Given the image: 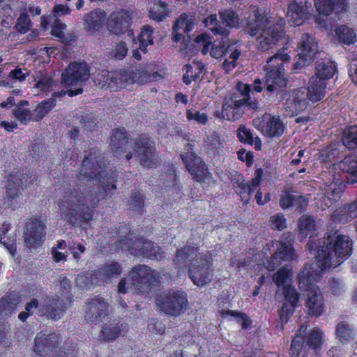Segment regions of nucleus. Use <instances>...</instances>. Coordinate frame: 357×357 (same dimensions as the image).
Returning a JSON list of instances; mask_svg holds the SVG:
<instances>
[{
    "label": "nucleus",
    "mask_w": 357,
    "mask_h": 357,
    "mask_svg": "<svg viewBox=\"0 0 357 357\" xmlns=\"http://www.w3.org/2000/svg\"><path fill=\"white\" fill-rule=\"evenodd\" d=\"M82 185L66 189L58 201L61 219L69 225L85 228L94 215L93 204H89Z\"/></svg>",
    "instance_id": "nucleus-1"
},
{
    "label": "nucleus",
    "mask_w": 357,
    "mask_h": 357,
    "mask_svg": "<svg viewBox=\"0 0 357 357\" xmlns=\"http://www.w3.org/2000/svg\"><path fill=\"white\" fill-rule=\"evenodd\" d=\"M107 160L97 147L91 148L85 154L77 175L79 182L98 181L102 199L111 197L116 190L117 175L106 172Z\"/></svg>",
    "instance_id": "nucleus-2"
},
{
    "label": "nucleus",
    "mask_w": 357,
    "mask_h": 357,
    "mask_svg": "<svg viewBox=\"0 0 357 357\" xmlns=\"http://www.w3.org/2000/svg\"><path fill=\"white\" fill-rule=\"evenodd\" d=\"M310 252L315 253L316 260L321 269L330 268L333 256L339 263L346 261L353 253V241L345 234L335 231L327 236L319 239L317 245L309 240L306 245Z\"/></svg>",
    "instance_id": "nucleus-3"
},
{
    "label": "nucleus",
    "mask_w": 357,
    "mask_h": 357,
    "mask_svg": "<svg viewBox=\"0 0 357 357\" xmlns=\"http://www.w3.org/2000/svg\"><path fill=\"white\" fill-rule=\"evenodd\" d=\"M245 30L251 36L260 32L257 38V45L259 50L262 52L272 49L284 34L283 27L279 24L270 25L268 17L264 13H261L259 8L255 9L252 15L247 18Z\"/></svg>",
    "instance_id": "nucleus-4"
},
{
    "label": "nucleus",
    "mask_w": 357,
    "mask_h": 357,
    "mask_svg": "<svg viewBox=\"0 0 357 357\" xmlns=\"http://www.w3.org/2000/svg\"><path fill=\"white\" fill-rule=\"evenodd\" d=\"M62 336L57 332H38L34 339L33 351L40 357H77V345L65 342L61 347Z\"/></svg>",
    "instance_id": "nucleus-5"
},
{
    "label": "nucleus",
    "mask_w": 357,
    "mask_h": 357,
    "mask_svg": "<svg viewBox=\"0 0 357 357\" xmlns=\"http://www.w3.org/2000/svg\"><path fill=\"white\" fill-rule=\"evenodd\" d=\"M290 59V56L287 53L278 52L267 60L264 66L266 91L278 93L286 86L287 79L284 76V63Z\"/></svg>",
    "instance_id": "nucleus-6"
},
{
    "label": "nucleus",
    "mask_w": 357,
    "mask_h": 357,
    "mask_svg": "<svg viewBox=\"0 0 357 357\" xmlns=\"http://www.w3.org/2000/svg\"><path fill=\"white\" fill-rule=\"evenodd\" d=\"M128 275L137 294H149L160 283V273L146 264L135 265Z\"/></svg>",
    "instance_id": "nucleus-7"
},
{
    "label": "nucleus",
    "mask_w": 357,
    "mask_h": 357,
    "mask_svg": "<svg viewBox=\"0 0 357 357\" xmlns=\"http://www.w3.org/2000/svg\"><path fill=\"white\" fill-rule=\"evenodd\" d=\"M133 151L143 167L151 169L158 165L155 142L149 133H141L133 139Z\"/></svg>",
    "instance_id": "nucleus-8"
},
{
    "label": "nucleus",
    "mask_w": 357,
    "mask_h": 357,
    "mask_svg": "<svg viewBox=\"0 0 357 357\" xmlns=\"http://www.w3.org/2000/svg\"><path fill=\"white\" fill-rule=\"evenodd\" d=\"M211 43L209 52L210 55L215 59H222L228 56L222 64V68L227 73L237 66V61L241 52L234 43H229V36H220Z\"/></svg>",
    "instance_id": "nucleus-9"
},
{
    "label": "nucleus",
    "mask_w": 357,
    "mask_h": 357,
    "mask_svg": "<svg viewBox=\"0 0 357 357\" xmlns=\"http://www.w3.org/2000/svg\"><path fill=\"white\" fill-rule=\"evenodd\" d=\"M214 271L212 254L208 251L200 257L197 263L189 266L188 276L194 284L203 287L212 281Z\"/></svg>",
    "instance_id": "nucleus-10"
},
{
    "label": "nucleus",
    "mask_w": 357,
    "mask_h": 357,
    "mask_svg": "<svg viewBox=\"0 0 357 357\" xmlns=\"http://www.w3.org/2000/svg\"><path fill=\"white\" fill-rule=\"evenodd\" d=\"M161 311L172 316L183 313L188 305V296L182 289H171L156 299Z\"/></svg>",
    "instance_id": "nucleus-11"
},
{
    "label": "nucleus",
    "mask_w": 357,
    "mask_h": 357,
    "mask_svg": "<svg viewBox=\"0 0 357 357\" xmlns=\"http://www.w3.org/2000/svg\"><path fill=\"white\" fill-rule=\"evenodd\" d=\"M294 236L288 231L282 234L281 240L277 245V249L274 255L267 258L264 262L265 267L269 271H273L280 264L278 258L282 261H291L296 257V251L294 248Z\"/></svg>",
    "instance_id": "nucleus-12"
},
{
    "label": "nucleus",
    "mask_w": 357,
    "mask_h": 357,
    "mask_svg": "<svg viewBox=\"0 0 357 357\" xmlns=\"http://www.w3.org/2000/svg\"><path fill=\"white\" fill-rule=\"evenodd\" d=\"M193 149L194 144L187 143L185 146V152L181 154V158L192 179L196 182L202 183L208 177L209 172L205 162L193 151Z\"/></svg>",
    "instance_id": "nucleus-13"
},
{
    "label": "nucleus",
    "mask_w": 357,
    "mask_h": 357,
    "mask_svg": "<svg viewBox=\"0 0 357 357\" xmlns=\"http://www.w3.org/2000/svg\"><path fill=\"white\" fill-rule=\"evenodd\" d=\"M135 257L161 261L166 256L162 248L143 236H135V240L126 250Z\"/></svg>",
    "instance_id": "nucleus-14"
},
{
    "label": "nucleus",
    "mask_w": 357,
    "mask_h": 357,
    "mask_svg": "<svg viewBox=\"0 0 357 357\" xmlns=\"http://www.w3.org/2000/svg\"><path fill=\"white\" fill-rule=\"evenodd\" d=\"M47 226L40 216L27 219L25 224L24 241L29 248L41 246L46 238Z\"/></svg>",
    "instance_id": "nucleus-15"
},
{
    "label": "nucleus",
    "mask_w": 357,
    "mask_h": 357,
    "mask_svg": "<svg viewBox=\"0 0 357 357\" xmlns=\"http://www.w3.org/2000/svg\"><path fill=\"white\" fill-rule=\"evenodd\" d=\"M317 15L315 22L321 26H325L326 22L320 20L321 17H328L332 14L339 15L347 11L349 0H313Z\"/></svg>",
    "instance_id": "nucleus-16"
},
{
    "label": "nucleus",
    "mask_w": 357,
    "mask_h": 357,
    "mask_svg": "<svg viewBox=\"0 0 357 357\" xmlns=\"http://www.w3.org/2000/svg\"><path fill=\"white\" fill-rule=\"evenodd\" d=\"M199 250V243H195L191 237L189 238L186 243L176 251L173 259L175 267L178 269H188L189 266L195 264V261L197 262Z\"/></svg>",
    "instance_id": "nucleus-17"
},
{
    "label": "nucleus",
    "mask_w": 357,
    "mask_h": 357,
    "mask_svg": "<svg viewBox=\"0 0 357 357\" xmlns=\"http://www.w3.org/2000/svg\"><path fill=\"white\" fill-rule=\"evenodd\" d=\"M109 314V304L100 295L87 299L85 306V319L90 324H98Z\"/></svg>",
    "instance_id": "nucleus-18"
},
{
    "label": "nucleus",
    "mask_w": 357,
    "mask_h": 357,
    "mask_svg": "<svg viewBox=\"0 0 357 357\" xmlns=\"http://www.w3.org/2000/svg\"><path fill=\"white\" fill-rule=\"evenodd\" d=\"M263 174L264 169L257 168L255 172V177L251 179L250 183H246L243 176L231 181L236 193L240 196L241 201L245 204L249 203L256 188L259 186Z\"/></svg>",
    "instance_id": "nucleus-19"
},
{
    "label": "nucleus",
    "mask_w": 357,
    "mask_h": 357,
    "mask_svg": "<svg viewBox=\"0 0 357 357\" xmlns=\"http://www.w3.org/2000/svg\"><path fill=\"white\" fill-rule=\"evenodd\" d=\"M285 96L284 109L291 116H296L307 108L308 99L305 88L289 91Z\"/></svg>",
    "instance_id": "nucleus-20"
},
{
    "label": "nucleus",
    "mask_w": 357,
    "mask_h": 357,
    "mask_svg": "<svg viewBox=\"0 0 357 357\" xmlns=\"http://www.w3.org/2000/svg\"><path fill=\"white\" fill-rule=\"evenodd\" d=\"M244 107L256 109L258 102H249L248 99H238V96L231 98L230 102L222 104V115L228 121H236L242 117Z\"/></svg>",
    "instance_id": "nucleus-21"
},
{
    "label": "nucleus",
    "mask_w": 357,
    "mask_h": 357,
    "mask_svg": "<svg viewBox=\"0 0 357 357\" xmlns=\"http://www.w3.org/2000/svg\"><path fill=\"white\" fill-rule=\"evenodd\" d=\"M132 18V13L128 10L119 9L113 11L107 20V28L111 33L121 35L130 28Z\"/></svg>",
    "instance_id": "nucleus-22"
},
{
    "label": "nucleus",
    "mask_w": 357,
    "mask_h": 357,
    "mask_svg": "<svg viewBox=\"0 0 357 357\" xmlns=\"http://www.w3.org/2000/svg\"><path fill=\"white\" fill-rule=\"evenodd\" d=\"M89 73V67L86 63H70L62 73L61 82L64 85L70 86L87 80Z\"/></svg>",
    "instance_id": "nucleus-23"
},
{
    "label": "nucleus",
    "mask_w": 357,
    "mask_h": 357,
    "mask_svg": "<svg viewBox=\"0 0 357 357\" xmlns=\"http://www.w3.org/2000/svg\"><path fill=\"white\" fill-rule=\"evenodd\" d=\"M311 3L307 1L297 2L292 0L289 3L287 17L291 26H298L310 19Z\"/></svg>",
    "instance_id": "nucleus-24"
},
{
    "label": "nucleus",
    "mask_w": 357,
    "mask_h": 357,
    "mask_svg": "<svg viewBox=\"0 0 357 357\" xmlns=\"http://www.w3.org/2000/svg\"><path fill=\"white\" fill-rule=\"evenodd\" d=\"M298 61H296L294 64V68L295 70L301 69L302 65L300 61L303 62V66L307 61L313 60L314 56L317 51V42L315 38L308 33H305L302 35L301 40L298 44Z\"/></svg>",
    "instance_id": "nucleus-25"
},
{
    "label": "nucleus",
    "mask_w": 357,
    "mask_h": 357,
    "mask_svg": "<svg viewBox=\"0 0 357 357\" xmlns=\"http://www.w3.org/2000/svg\"><path fill=\"white\" fill-rule=\"evenodd\" d=\"M22 181L17 173L8 175L6 185L5 205L15 211L18 207V199L22 189Z\"/></svg>",
    "instance_id": "nucleus-26"
},
{
    "label": "nucleus",
    "mask_w": 357,
    "mask_h": 357,
    "mask_svg": "<svg viewBox=\"0 0 357 357\" xmlns=\"http://www.w3.org/2000/svg\"><path fill=\"white\" fill-rule=\"evenodd\" d=\"M129 141L130 134L124 127L112 129L109 148L116 157L121 156L126 153Z\"/></svg>",
    "instance_id": "nucleus-27"
},
{
    "label": "nucleus",
    "mask_w": 357,
    "mask_h": 357,
    "mask_svg": "<svg viewBox=\"0 0 357 357\" xmlns=\"http://www.w3.org/2000/svg\"><path fill=\"white\" fill-rule=\"evenodd\" d=\"M66 308V303L59 297L50 296L43 305H40L38 316L47 319L58 320Z\"/></svg>",
    "instance_id": "nucleus-28"
},
{
    "label": "nucleus",
    "mask_w": 357,
    "mask_h": 357,
    "mask_svg": "<svg viewBox=\"0 0 357 357\" xmlns=\"http://www.w3.org/2000/svg\"><path fill=\"white\" fill-rule=\"evenodd\" d=\"M309 198L303 195H294L289 190H285L280 197L279 204L282 209L294 208L299 213H303L308 206Z\"/></svg>",
    "instance_id": "nucleus-29"
},
{
    "label": "nucleus",
    "mask_w": 357,
    "mask_h": 357,
    "mask_svg": "<svg viewBox=\"0 0 357 357\" xmlns=\"http://www.w3.org/2000/svg\"><path fill=\"white\" fill-rule=\"evenodd\" d=\"M109 233L111 237L119 236V239L114 242V245L118 250L126 251L135 240L131 238L133 234L132 227L129 223H123L117 227H111Z\"/></svg>",
    "instance_id": "nucleus-30"
},
{
    "label": "nucleus",
    "mask_w": 357,
    "mask_h": 357,
    "mask_svg": "<svg viewBox=\"0 0 357 357\" xmlns=\"http://www.w3.org/2000/svg\"><path fill=\"white\" fill-rule=\"evenodd\" d=\"M106 18V13L96 8L86 13L84 17V27L89 35H95L102 29Z\"/></svg>",
    "instance_id": "nucleus-31"
},
{
    "label": "nucleus",
    "mask_w": 357,
    "mask_h": 357,
    "mask_svg": "<svg viewBox=\"0 0 357 357\" xmlns=\"http://www.w3.org/2000/svg\"><path fill=\"white\" fill-rule=\"evenodd\" d=\"M307 309V314L310 317H320L325 311L324 296L312 290L307 294V298L305 303Z\"/></svg>",
    "instance_id": "nucleus-32"
},
{
    "label": "nucleus",
    "mask_w": 357,
    "mask_h": 357,
    "mask_svg": "<svg viewBox=\"0 0 357 357\" xmlns=\"http://www.w3.org/2000/svg\"><path fill=\"white\" fill-rule=\"evenodd\" d=\"M303 336L307 349H304L302 357H309L311 350L314 351V354H316L321 349L324 342V334L321 331L318 329H312Z\"/></svg>",
    "instance_id": "nucleus-33"
},
{
    "label": "nucleus",
    "mask_w": 357,
    "mask_h": 357,
    "mask_svg": "<svg viewBox=\"0 0 357 357\" xmlns=\"http://www.w3.org/2000/svg\"><path fill=\"white\" fill-rule=\"evenodd\" d=\"M337 72V66L332 60L325 58L315 63V75L312 77L325 82L333 77Z\"/></svg>",
    "instance_id": "nucleus-34"
},
{
    "label": "nucleus",
    "mask_w": 357,
    "mask_h": 357,
    "mask_svg": "<svg viewBox=\"0 0 357 357\" xmlns=\"http://www.w3.org/2000/svg\"><path fill=\"white\" fill-rule=\"evenodd\" d=\"M128 331V326L120 321L114 324L104 325L100 333V337L106 342H113L119 336L125 335Z\"/></svg>",
    "instance_id": "nucleus-35"
},
{
    "label": "nucleus",
    "mask_w": 357,
    "mask_h": 357,
    "mask_svg": "<svg viewBox=\"0 0 357 357\" xmlns=\"http://www.w3.org/2000/svg\"><path fill=\"white\" fill-rule=\"evenodd\" d=\"M357 218V199L335 210L331 219L338 223H345Z\"/></svg>",
    "instance_id": "nucleus-36"
},
{
    "label": "nucleus",
    "mask_w": 357,
    "mask_h": 357,
    "mask_svg": "<svg viewBox=\"0 0 357 357\" xmlns=\"http://www.w3.org/2000/svg\"><path fill=\"white\" fill-rule=\"evenodd\" d=\"M122 264L116 261L105 263L96 269L102 285L119 276L122 273Z\"/></svg>",
    "instance_id": "nucleus-37"
},
{
    "label": "nucleus",
    "mask_w": 357,
    "mask_h": 357,
    "mask_svg": "<svg viewBox=\"0 0 357 357\" xmlns=\"http://www.w3.org/2000/svg\"><path fill=\"white\" fill-rule=\"evenodd\" d=\"M284 131V126L279 116H270L261 127V132L264 135L271 138L281 137Z\"/></svg>",
    "instance_id": "nucleus-38"
},
{
    "label": "nucleus",
    "mask_w": 357,
    "mask_h": 357,
    "mask_svg": "<svg viewBox=\"0 0 357 357\" xmlns=\"http://www.w3.org/2000/svg\"><path fill=\"white\" fill-rule=\"evenodd\" d=\"M327 82L311 77L307 88V98L312 102H317L322 100L326 93Z\"/></svg>",
    "instance_id": "nucleus-39"
},
{
    "label": "nucleus",
    "mask_w": 357,
    "mask_h": 357,
    "mask_svg": "<svg viewBox=\"0 0 357 357\" xmlns=\"http://www.w3.org/2000/svg\"><path fill=\"white\" fill-rule=\"evenodd\" d=\"M340 169L347 174V178L352 184L357 183V155L350 154L345 156L339 165Z\"/></svg>",
    "instance_id": "nucleus-40"
},
{
    "label": "nucleus",
    "mask_w": 357,
    "mask_h": 357,
    "mask_svg": "<svg viewBox=\"0 0 357 357\" xmlns=\"http://www.w3.org/2000/svg\"><path fill=\"white\" fill-rule=\"evenodd\" d=\"M20 301V295L15 291L6 292L0 298V314H11L16 310Z\"/></svg>",
    "instance_id": "nucleus-41"
},
{
    "label": "nucleus",
    "mask_w": 357,
    "mask_h": 357,
    "mask_svg": "<svg viewBox=\"0 0 357 357\" xmlns=\"http://www.w3.org/2000/svg\"><path fill=\"white\" fill-rule=\"evenodd\" d=\"M236 136L239 142L243 144L255 145L256 151L261 149V140L259 137H254L252 130L245 125L241 124L236 130Z\"/></svg>",
    "instance_id": "nucleus-42"
},
{
    "label": "nucleus",
    "mask_w": 357,
    "mask_h": 357,
    "mask_svg": "<svg viewBox=\"0 0 357 357\" xmlns=\"http://www.w3.org/2000/svg\"><path fill=\"white\" fill-rule=\"evenodd\" d=\"M81 289H90L92 287L102 285L96 269L92 271H84L77 275L75 280Z\"/></svg>",
    "instance_id": "nucleus-43"
},
{
    "label": "nucleus",
    "mask_w": 357,
    "mask_h": 357,
    "mask_svg": "<svg viewBox=\"0 0 357 357\" xmlns=\"http://www.w3.org/2000/svg\"><path fill=\"white\" fill-rule=\"evenodd\" d=\"M145 195L139 190H132L128 201V209L137 215L144 212Z\"/></svg>",
    "instance_id": "nucleus-44"
},
{
    "label": "nucleus",
    "mask_w": 357,
    "mask_h": 357,
    "mask_svg": "<svg viewBox=\"0 0 357 357\" xmlns=\"http://www.w3.org/2000/svg\"><path fill=\"white\" fill-rule=\"evenodd\" d=\"M37 81L34 84V89L38 93L47 95L51 92L56 84L53 77L47 73H40L37 75Z\"/></svg>",
    "instance_id": "nucleus-45"
},
{
    "label": "nucleus",
    "mask_w": 357,
    "mask_h": 357,
    "mask_svg": "<svg viewBox=\"0 0 357 357\" xmlns=\"http://www.w3.org/2000/svg\"><path fill=\"white\" fill-rule=\"evenodd\" d=\"M341 141L348 150H355L357 148V126H347L342 133Z\"/></svg>",
    "instance_id": "nucleus-46"
},
{
    "label": "nucleus",
    "mask_w": 357,
    "mask_h": 357,
    "mask_svg": "<svg viewBox=\"0 0 357 357\" xmlns=\"http://www.w3.org/2000/svg\"><path fill=\"white\" fill-rule=\"evenodd\" d=\"M203 23L204 26L215 36H228L229 31L223 27L218 20L216 14H211L206 17Z\"/></svg>",
    "instance_id": "nucleus-47"
},
{
    "label": "nucleus",
    "mask_w": 357,
    "mask_h": 357,
    "mask_svg": "<svg viewBox=\"0 0 357 357\" xmlns=\"http://www.w3.org/2000/svg\"><path fill=\"white\" fill-rule=\"evenodd\" d=\"M335 334L340 341L344 344L355 338L354 328L346 321H340L335 327Z\"/></svg>",
    "instance_id": "nucleus-48"
},
{
    "label": "nucleus",
    "mask_w": 357,
    "mask_h": 357,
    "mask_svg": "<svg viewBox=\"0 0 357 357\" xmlns=\"http://www.w3.org/2000/svg\"><path fill=\"white\" fill-rule=\"evenodd\" d=\"M169 12V5L165 1H158L151 8L149 17L156 22H161L168 16Z\"/></svg>",
    "instance_id": "nucleus-49"
},
{
    "label": "nucleus",
    "mask_w": 357,
    "mask_h": 357,
    "mask_svg": "<svg viewBox=\"0 0 357 357\" xmlns=\"http://www.w3.org/2000/svg\"><path fill=\"white\" fill-rule=\"evenodd\" d=\"M195 26L194 17L186 13H182L174 24V31L183 30L186 35L192 31Z\"/></svg>",
    "instance_id": "nucleus-50"
},
{
    "label": "nucleus",
    "mask_w": 357,
    "mask_h": 357,
    "mask_svg": "<svg viewBox=\"0 0 357 357\" xmlns=\"http://www.w3.org/2000/svg\"><path fill=\"white\" fill-rule=\"evenodd\" d=\"M153 29L149 25H144L142 27L140 33L137 37L139 44V49L144 54L146 53V47L153 44Z\"/></svg>",
    "instance_id": "nucleus-51"
},
{
    "label": "nucleus",
    "mask_w": 357,
    "mask_h": 357,
    "mask_svg": "<svg viewBox=\"0 0 357 357\" xmlns=\"http://www.w3.org/2000/svg\"><path fill=\"white\" fill-rule=\"evenodd\" d=\"M56 105V100L50 98L40 102L33 111L32 121H40L43 119Z\"/></svg>",
    "instance_id": "nucleus-52"
},
{
    "label": "nucleus",
    "mask_w": 357,
    "mask_h": 357,
    "mask_svg": "<svg viewBox=\"0 0 357 357\" xmlns=\"http://www.w3.org/2000/svg\"><path fill=\"white\" fill-rule=\"evenodd\" d=\"M340 154V150L336 144H330L322 148L318 155V160L321 163L333 162Z\"/></svg>",
    "instance_id": "nucleus-53"
},
{
    "label": "nucleus",
    "mask_w": 357,
    "mask_h": 357,
    "mask_svg": "<svg viewBox=\"0 0 357 357\" xmlns=\"http://www.w3.org/2000/svg\"><path fill=\"white\" fill-rule=\"evenodd\" d=\"M335 32L338 40L342 43L350 45L356 42V33L352 29L346 25L338 26Z\"/></svg>",
    "instance_id": "nucleus-54"
},
{
    "label": "nucleus",
    "mask_w": 357,
    "mask_h": 357,
    "mask_svg": "<svg viewBox=\"0 0 357 357\" xmlns=\"http://www.w3.org/2000/svg\"><path fill=\"white\" fill-rule=\"evenodd\" d=\"M299 233L304 238H306L309 232L316 230V221L314 217L310 215H302L298 221Z\"/></svg>",
    "instance_id": "nucleus-55"
},
{
    "label": "nucleus",
    "mask_w": 357,
    "mask_h": 357,
    "mask_svg": "<svg viewBox=\"0 0 357 357\" xmlns=\"http://www.w3.org/2000/svg\"><path fill=\"white\" fill-rule=\"evenodd\" d=\"M307 349L303 335H296L291 342L289 354L290 357H302L304 349Z\"/></svg>",
    "instance_id": "nucleus-56"
},
{
    "label": "nucleus",
    "mask_w": 357,
    "mask_h": 357,
    "mask_svg": "<svg viewBox=\"0 0 357 357\" xmlns=\"http://www.w3.org/2000/svg\"><path fill=\"white\" fill-rule=\"evenodd\" d=\"M28 104L27 100H21L12 110V114L22 123H26L28 121L32 120L30 109L23 108L24 105Z\"/></svg>",
    "instance_id": "nucleus-57"
},
{
    "label": "nucleus",
    "mask_w": 357,
    "mask_h": 357,
    "mask_svg": "<svg viewBox=\"0 0 357 357\" xmlns=\"http://www.w3.org/2000/svg\"><path fill=\"white\" fill-rule=\"evenodd\" d=\"M40 303L36 298H31L29 301L26 302L24 306V310L22 311L18 314V319L24 323L28 318L34 314L36 310H39Z\"/></svg>",
    "instance_id": "nucleus-58"
},
{
    "label": "nucleus",
    "mask_w": 357,
    "mask_h": 357,
    "mask_svg": "<svg viewBox=\"0 0 357 357\" xmlns=\"http://www.w3.org/2000/svg\"><path fill=\"white\" fill-rule=\"evenodd\" d=\"M223 316H231L237 318V322L241 325L243 329L246 330L252 325V320L245 313L237 310H226L222 311Z\"/></svg>",
    "instance_id": "nucleus-59"
},
{
    "label": "nucleus",
    "mask_w": 357,
    "mask_h": 357,
    "mask_svg": "<svg viewBox=\"0 0 357 357\" xmlns=\"http://www.w3.org/2000/svg\"><path fill=\"white\" fill-rule=\"evenodd\" d=\"M292 275L291 269L287 267L280 268L273 275V280L278 288L287 285L286 284L288 280H290Z\"/></svg>",
    "instance_id": "nucleus-60"
},
{
    "label": "nucleus",
    "mask_w": 357,
    "mask_h": 357,
    "mask_svg": "<svg viewBox=\"0 0 357 357\" xmlns=\"http://www.w3.org/2000/svg\"><path fill=\"white\" fill-rule=\"evenodd\" d=\"M31 20L29 18V14L26 10H24L20 13V16L17 19L15 28L17 32L20 33H25L31 29Z\"/></svg>",
    "instance_id": "nucleus-61"
},
{
    "label": "nucleus",
    "mask_w": 357,
    "mask_h": 357,
    "mask_svg": "<svg viewBox=\"0 0 357 357\" xmlns=\"http://www.w3.org/2000/svg\"><path fill=\"white\" fill-rule=\"evenodd\" d=\"M206 143L207 149L214 155H219L223 151L224 144L218 135L208 137Z\"/></svg>",
    "instance_id": "nucleus-62"
},
{
    "label": "nucleus",
    "mask_w": 357,
    "mask_h": 357,
    "mask_svg": "<svg viewBox=\"0 0 357 357\" xmlns=\"http://www.w3.org/2000/svg\"><path fill=\"white\" fill-rule=\"evenodd\" d=\"M284 303L296 307L299 301V294L291 284H287L283 288Z\"/></svg>",
    "instance_id": "nucleus-63"
},
{
    "label": "nucleus",
    "mask_w": 357,
    "mask_h": 357,
    "mask_svg": "<svg viewBox=\"0 0 357 357\" xmlns=\"http://www.w3.org/2000/svg\"><path fill=\"white\" fill-rule=\"evenodd\" d=\"M134 73L136 75V82L139 84L150 82L158 75V73H151L145 68L140 66L135 68Z\"/></svg>",
    "instance_id": "nucleus-64"
}]
</instances>
